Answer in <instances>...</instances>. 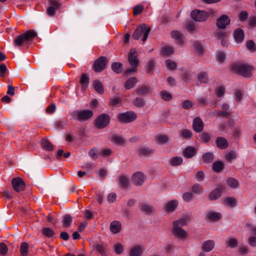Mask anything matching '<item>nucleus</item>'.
<instances>
[{
    "mask_svg": "<svg viewBox=\"0 0 256 256\" xmlns=\"http://www.w3.org/2000/svg\"><path fill=\"white\" fill-rule=\"evenodd\" d=\"M231 68L236 74L244 78L252 76V71L254 69L252 66L240 62H236L232 64L231 65Z\"/></svg>",
    "mask_w": 256,
    "mask_h": 256,
    "instance_id": "f257e3e1",
    "label": "nucleus"
},
{
    "mask_svg": "<svg viewBox=\"0 0 256 256\" xmlns=\"http://www.w3.org/2000/svg\"><path fill=\"white\" fill-rule=\"evenodd\" d=\"M93 114V112L90 110H75L70 113V120L83 122L90 118Z\"/></svg>",
    "mask_w": 256,
    "mask_h": 256,
    "instance_id": "f03ea898",
    "label": "nucleus"
},
{
    "mask_svg": "<svg viewBox=\"0 0 256 256\" xmlns=\"http://www.w3.org/2000/svg\"><path fill=\"white\" fill-rule=\"evenodd\" d=\"M37 36L36 32L34 30H28L18 36L14 40L15 46H20L24 42H31Z\"/></svg>",
    "mask_w": 256,
    "mask_h": 256,
    "instance_id": "7ed1b4c3",
    "label": "nucleus"
},
{
    "mask_svg": "<svg viewBox=\"0 0 256 256\" xmlns=\"http://www.w3.org/2000/svg\"><path fill=\"white\" fill-rule=\"evenodd\" d=\"M151 29L148 27L145 24L139 25L134 32L132 38L135 40H138L143 35L142 40L144 42L148 38Z\"/></svg>",
    "mask_w": 256,
    "mask_h": 256,
    "instance_id": "20e7f679",
    "label": "nucleus"
},
{
    "mask_svg": "<svg viewBox=\"0 0 256 256\" xmlns=\"http://www.w3.org/2000/svg\"><path fill=\"white\" fill-rule=\"evenodd\" d=\"M192 18L196 22H205L209 17V14L204 10H194L191 12Z\"/></svg>",
    "mask_w": 256,
    "mask_h": 256,
    "instance_id": "39448f33",
    "label": "nucleus"
},
{
    "mask_svg": "<svg viewBox=\"0 0 256 256\" xmlns=\"http://www.w3.org/2000/svg\"><path fill=\"white\" fill-rule=\"evenodd\" d=\"M110 116L106 114L99 115L96 120V126L100 129L106 128L110 123Z\"/></svg>",
    "mask_w": 256,
    "mask_h": 256,
    "instance_id": "423d86ee",
    "label": "nucleus"
},
{
    "mask_svg": "<svg viewBox=\"0 0 256 256\" xmlns=\"http://www.w3.org/2000/svg\"><path fill=\"white\" fill-rule=\"evenodd\" d=\"M136 118V114L132 112L121 113L118 115V119L122 123H130L133 122Z\"/></svg>",
    "mask_w": 256,
    "mask_h": 256,
    "instance_id": "0eeeda50",
    "label": "nucleus"
},
{
    "mask_svg": "<svg viewBox=\"0 0 256 256\" xmlns=\"http://www.w3.org/2000/svg\"><path fill=\"white\" fill-rule=\"evenodd\" d=\"M107 62L108 59L106 57L103 56L100 57L94 61L93 69L96 72L102 71L106 68Z\"/></svg>",
    "mask_w": 256,
    "mask_h": 256,
    "instance_id": "6e6552de",
    "label": "nucleus"
},
{
    "mask_svg": "<svg viewBox=\"0 0 256 256\" xmlns=\"http://www.w3.org/2000/svg\"><path fill=\"white\" fill-rule=\"evenodd\" d=\"M221 108L222 110H216V114L220 117L228 118L232 114V108L227 103H224L222 105Z\"/></svg>",
    "mask_w": 256,
    "mask_h": 256,
    "instance_id": "1a4fd4ad",
    "label": "nucleus"
},
{
    "mask_svg": "<svg viewBox=\"0 0 256 256\" xmlns=\"http://www.w3.org/2000/svg\"><path fill=\"white\" fill-rule=\"evenodd\" d=\"M230 20L226 14L220 16L216 20V26L220 29H224L226 26L230 24Z\"/></svg>",
    "mask_w": 256,
    "mask_h": 256,
    "instance_id": "9d476101",
    "label": "nucleus"
},
{
    "mask_svg": "<svg viewBox=\"0 0 256 256\" xmlns=\"http://www.w3.org/2000/svg\"><path fill=\"white\" fill-rule=\"evenodd\" d=\"M12 184L14 190L17 192L23 190L26 186L24 181L20 178H13Z\"/></svg>",
    "mask_w": 256,
    "mask_h": 256,
    "instance_id": "9b49d317",
    "label": "nucleus"
},
{
    "mask_svg": "<svg viewBox=\"0 0 256 256\" xmlns=\"http://www.w3.org/2000/svg\"><path fill=\"white\" fill-rule=\"evenodd\" d=\"M50 4L46 10V14L49 16H54L56 11L58 10L62 5L61 2H55L54 1L48 2Z\"/></svg>",
    "mask_w": 256,
    "mask_h": 256,
    "instance_id": "f8f14e48",
    "label": "nucleus"
},
{
    "mask_svg": "<svg viewBox=\"0 0 256 256\" xmlns=\"http://www.w3.org/2000/svg\"><path fill=\"white\" fill-rule=\"evenodd\" d=\"M194 216L191 213L183 214L179 219L174 221L172 224H188L192 222Z\"/></svg>",
    "mask_w": 256,
    "mask_h": 256,
    "instance_id": "ddd939ff",
    "label": "nucleus"
},
{
    "mask_svg": "<svg viewBox=\"0 0 256 256\" xmlns=\"http://www.w3.org/2000/svg\"><path fill=\"white\" fill-rule=\"evenodd\" d=\"M139 208L142 212L148 215L151 214L154 212V208L152 205L144 202L139 204Z\"/></svg>",
    "mask_w": 256,
    "mask_h": 256,
    "instance_id": "4468645a",
    "label": "nucleus"
},
{
    "mask_svg": "<svg viewBox=\"0 0 256 256\" xmlns=\"http://www.w3.org/2000/svg\"><path fill=\"white\" fill-rule=\"evenodd\" d=\"M128 61L132 67H137L138 65V60L137 58L136 52L131 50L128 54Z\"/></svg>",
    "mask_w": 256,
    "mask_h": 256,
    "instance_id": "2eb2a0df",
    "label": "nucleus"
},
{
    "mask_svg": "<svg viewBox=\"0 0 256 256\" xmlns=\"http://www.w3.org/2000/svg\"><path fill=\"white\" fill-rule=\"evenodd\" d=\"M145 180L144 174L141 172L134 173L132 177V182L137 186L142 185Z\"/></svg>",
    "mask_w": 256,
    "mask_h": 256,
    "instance_id": "dca6fc26",
    "label": "nucleus"
},
{
    "mask_svg": "<svg viewBox=\"0 0 256 256\" xmlns=\"http://www.w3.org/2000/svg\"><path fill=\"white\" fill-rule=\"evenodd\" d=\"M106 245L104 242L96 243L93 245L92 248L102 256H106Z\"/></svg>",
    "mask_w": 256,
    "mask_h": 256,
    "instance_id": "f3484780",
    "label": "nucleus"
},
{
    "mask_svg": "<svg viewBox=\"0 0 256 256\" xmlns=\"http://www.w3.org/2000/svg\"><path fill=\"white\" fill-rule=\"evenodd\" d=\"M192 126L194 130L197 132H200L204 129V123L202 119L199 117H196L193 120Z\"/></svg>",
    "mask_w": 256,
    "mask_h": 256,
    "instance_id": "a211bd4d",
    "label": "nucleus"
},
{
    "mask_svg": "<svg viewBox=\"0 0 256 256\" xmlns=\"http://www.w3.org/2000/svg\"><path fill=\"white\" fill-rule=\"evenodd\" d=\"M216 146L221 150H226L228 146V140L222 136H218L216 138Z\"/></svg>",
    "mask_w": 256,
    "mask_h": 256,
    "instance_id": "6ab92c4d",
    "label": "nucleus"
},
{
    "mask_svg": "<svg viewBox=\"0 0 256 256\" xmlns=\"http://www.w3.org/2000/svg\"><path fill=\"white\" fill-rule=\"evenodd\" d=\"M244 32L241 28H236L234 32V38L237 43H242L244 41Z\"/></svg>",
    "mask_w": 256,
    "mask_h": 256,
    "instance_id": "aec40b11",
    "label": "nucleus"
},
{
    "mask_svg": "<svg viewBox=\"0 0 256 256\" xmlns=\"http://www.w3.org/2000/svg\"><path fill=\"white\" fill-rule=\"evenodd\" d=\"M206 218L212 222H217L222 218V214L218 212L208 211L206 214Z\"/></svg>",
    "mask_w": 256,
    "mask_h": 256,
    "instance_id": "412c9836",
    "label": "nucleus"
},
{
    "mask_svg": "<svg viewBox=\"0 0 256 256\" xmlns=\"http://www.w3.org/2000/svg\"><path fill=\"white\" fill-rule=\"evenodd\" d=\"M196 154V150L192 146H187L183 151V156L186 158H191Z\"/></svg>",
    "mask_w": 256,
    "mask_h": 256,
    "instance_id": "4be33fe9",
    "label": "nucleus"
},
{
    "mask_svg": "<svg viewBox=\"0 0 256 256\" xmlns=\"http://www.w3.org/2000/svg\"><path fill=\"white\" fill-rule=\"evenodd\" d=\"M138 154L140 156H148L154 154V150L148 147L141 146L138 148Z\"/></svg>",
    "mask_w": 256,
    "mask_h": 256,
    "instance_id": "5701e85b",
    "label": "nucleus"
},
{
    "mask_svg": "<svg viewBox=\"0 0 256 256\" xmlns=\"http://www.w3.org/2000/svg\"><path fill=\"white\" fill-rule=\"evenodd\" d=\"M178 206V202L176 200H172L167 202L165 206V211L167 212H174Z\"/></svg>",
    "mask_w": 256,
    "mask_h": 256,
    "instance_id": "b1692460",
    "label": "nucleus"
},
{
    "mask_svg": "<svg viewBox=\"0 0 256 256\" xmlns=\"http://www.w3.org/2000/svg\"><path fill=\"white\" fill-rule=\"evenodd\" d=\"M214 246V242L212 240L205 241L202 246V250L205 252L211 251Z\"/></svg>",
    "mask_w": 256,
    "mask_h": 256,
    "instance_id": "393cba45",
    "label": "nucleus"
},
{
    "mask_svg": "<svg viewBox=\"0 0 256 256\" xmlns=\"http://www.w3.org/2000/svg\"><path fill=\"white\" fill-rule=\"evenodd\" d=\"M136 93L140 96H144L150 92V88L148 86L143 85L136 90Z\"/></svg>",
    "mask_w": 256,
    "mask_h": 256,
    "instance_id": "a878e982",
    "label": "nucleus"
},
{
    "mask_svg": "<svg viewBox=\"0 0 256 256\" xmlns=\"http://www.w3.org/2000/svg\"><path fill=\"white\" fill-rule=\"evenodd\" d=\"M118 180L120 187L123 188H127L129 184L128 178L126 175H122L120 176Z\"/></svg>",
    "mask_w": 256,
    "mask_h": 256,
    "instance_id": "bb28decb",
    "label": "nucleus"
},
{
    "mask_svg": "<svg viewBox=\"0 0 256 256\" xmlns=\"http://www.w3.org/2000/svg\"><path fill=\"white\" fill-rule=\"evenodd\" d=\"M93 86L98 93L100 94H104V88L102 84L98 80L93 81Z\"/></svg>",
    "mask_w": 256,
    "mask_h": 256,
    "instance_id": "cd10ccee",
    "label": "nucleus"
},
{
    "mask_svg": "<svg viewBox=\"0 0 256 256\" xmlns=\"http://www.w3.org/2000/svg\"><path fill=\"white\" fill-rule=\"evenodd\" d=\"M89 77L86 74H82L81 76L80 82L82 85V88L83 90L86 88L89 84Z\"/></svg>",
    "mask_w": 256,
    "mask_h": 256,
    "instance_id": "c85d7f7f",
    "label": "nucleus"
},
{
    "mask_svg": "<svg viewBox=\"0 0 256 256\" xmlns=\"http://www.w3.org/2000/svg\"><path fill=\"white\" fill-rule=\"evenodd\" d=\"M172 232L179 238H185L186 236V234L184 230L178 226H175L172 230Z\"/></svg>",
    "mask_w": 256,
    "mask_h": 256,
    "instance_id": "c756f323",
    "label": "nucleus"
},
{
    "mask_svg": "<svg viewBox=\"0 0 256 256\" xmlns=\"http://www.w3.org/2000/svg\"><path fill=\"white\" fill-rule=\"evenodd\" d=\"M222 193V191L220 188H216L210 194L208 198L210 200H216L220 196Z\"/></svg>",
    "mask_w": 256,
    "mask_h": 256,
    "instance_id": "7c9ffc66",
    "label": "nucleus"
},
{
    "mask_svg": "<svg viewBox=\"0 0 256 256\" xmlns=\"http://www.w3.org/2000/svg\"><path fill=\"white\" fill-rule=\"evenodd\" d=\"M142 252V248L140 246H136L132 248L129 252L130 256H140Z\"/></svg>",
    "mask_w": 256,
    "mask_h": 256,
    "instance_id": "2f4dec72",
    "label": "nucleus"
},
{
    "mask_svg": "<svg viewBox=\"0 0 256 256\" xmlns=\"http://www.w3.org/2000/svg\"><path fill=\"white\" fill-rule=\"evenodd\" d=\"M182 162L183 158L181 156H174L169 160V163L172 166H180Z\"/></svg>",
    "mask_w": 256,
    "mask_h": 256,
    "instance_id": "473e14b6",
    "label": "nucleus"
},
{
    "mask_svg": "<svg viewBox=\"0 0 256 256\" xmlns=\"http://www.w3.org/2000/svg\"><path fill=\"white\" fill-rule=\"evenodd\" d=\"M137 82V79L135 77H132L128 79L124 84L126 90H130L134 88Z\"/></svg>",
    "mask_w": 256,
    "mask_h": 256,
    "instance_id": "72a5a7b5",
    "label": "nucleus"
},
{
    "mask_svg": "<svg viewBox=\"0 0 256 256\" xmlns=\"http://www.w3.org/2000/svg\"><path fill=\"white\" fill-rule=\"evenodd\" d=\"M224 163L222 161L217 160L212 164L213 170L217 173L220 172L224 168Z\"/></svg>",
    "mask_w": 256,
    "mask_h": 256,
    "instance_id": "f704fd0d",
    "label": "nucleus"
},
{
    "mask_svg": "<svg viewBox=\"0 0 256 256\" xmlns=\"http://www.w3.org/2000/svg\"><path fill=\"white\" fill-rule=\"evenodd\" d=\"M42 148L46 150L51 151L54 150L53 145L47 140L43 138L41 140Z\"/></svg>",
    "mask_w": 256,
    "mask_h": 256,
    "instance_id": "c9c22d12",
    "label": "nucleus"
},
{
    "mask_svg": "<svg viewBox=\"0 0 256 256\" xmlns=\"http://www.w3.org/2000/svg\"><path fill=\"white\" fill-rule=\"evenodd\" d=\"M202 158L204 162L208 164L211 163L213 161L214 159V155L212 152H206L203 154Z\"/></svg>",
    "mask_w": 256,
    "mask_h": 256,
    "instance_id": "e433bc0d",
    "label": "nucleus"
},
{
    "mask_svg": "<svg viewBox=\"0 0 256 256\" xmlns=\"http://www.w3.org/2000/svg\"><path fill=\"white\" fill-rule=\"evenodd\" d=\"M155 61L154 60H150L146 66V72L149 74H152L155 67Z\"/></svg>",
    "mask_w": 256,
    "mask_h": 256,
    "instance_id": "4c0bfd02",
    "label": "nucleus"
},
{
    "mask_svg": "<svg viewBox=\"0 0 256 256\" xmlns=\"http://www.w3.org/2000/svg\"><path fill=\"white\" fill-rule=\"evenodd\" d=\"M112 69L114 72L120 74L122 70V64L120 62H114L112 64Z\"/></svg>",
    "mask_w": 256,
    "mask_h": 256,
    "instance_id": "58836bf2",
    "label": "nucleus"
},
{
    "mask_svg": "<svg viewBox=\"0 0 256 256\" xmlns=\"http://www.w3.org/2000/svg\"><path fill=\"white\" fill-rule=\"evenodd\" d=\"M28 244L26 242H23L20 244V252L22 256H27L28 252Z\"/></svg>",
    "mask_w": 256,
    "mask_h": 256,
    "instance_id": "ea45409f",
    "label": "nucleus"
},
{
    "mask_svg": "<svg viewBox=\"0 0 256 256\" xmlns=\"http://www.w3.org/2000/svg\"><path fill=\"white\" fill-rule=\"evenodd\" d=\"M171 36L172 38L178 40L180 44L183 42L182 38V34L178 30H173L171 32Z\"/></svg>",
    "mask_w": 256,
    "mask_h": 256,
    "instance_id": "a19ab883",
    "label": "nucleus"
},
{
    "mask_svg": "<svg viewBox=\"0 0 256 256\" xmlns=\"http://www.w3.org/2000/svg\"><path fill=\"white\" fill-rule=\"evenodd\" d=\"M156 138L157 142L162 144H166L169 140L168 137L166 135H159Z\"/></svg>",
    "mask_w": 256,
    "mask_h": 256,
    "instance_id": "79ce46f5",
    "label": "nucleus"
},
{
    "mask_svg": "<svg viewBox=\"0 0 256 256\" xmlns=\"http://www.w3.org/2000/svg\"><path fill=\"white\" fill-rule=\"evenodd\" d=\"M134 104L138 108H142L145 104L144 100L141 98H136L133 100Z\"/></svg>",
    "mask_w": 256,
    "mask_h": 256,
    "instance_id": "37998d69",
    "label": "nucleus"
},
{
    "mask_svg": "<svg viewBox=\"0 0 256 256\" xmlns=\"http://www.w3.org/2000/svg\"><path fill=\"white\" fill-rule=\"evenodd\" d=\"M212 136L207 132H203L200 135V140L203 143H208L211 138Z\"/></svg>",
    "mask_w": 256,
    "mask_h": 256,
    "instance_id": "c03bdc74",
    "label": "nucleus"
},
{
    "mask_svg": "<svg viewBox=\"0 0 256 256\" xmlns=\"http://www.w3.org/2000/svg\"><path fill=\"white\" fill-rule=\"evenodd\" d=\"M112 141L117 144H122L124 142V139L118 134H113L112 136Z\"/></svg>",
    "mask_w": 256,
    "mask_h": 256,
    "instance_id": "a18cd8bd",
    "label": "nucleus"
},
{
    "mask_svg": "<svg viewBox=\"0 0 256 256\" xmlns=\"http://www.w3.org/2000/svg\"><path fill=\"white\" fill-rule=\"evenodd\" d=\"M238 242L236 239L232 238L226 241V246L227 247L234 248L238 246Z\"/></svg>",
    "mask_w": 256,
    "mask_h": 256,
    "instance_id": "49530a36",
    "label": "nucleus"
},
{
    "mask_svg": "<svg viewBox=\"0 0 256 256\" xmlns=\"http://www.w3.org/2000/svg\"><path fill=\"white\" fill-rule=\"evenodd\" d=\"M160 95L162 98L165 101H169L172 98V95L171 94L168 93L165 90L161 91Z\"/></svg>",
    "mask_w": 256,
    "mask_h": 256,
    "instance_id": "de8ad7c7",
    "label": "nucleus"
},
{
    "mask_svg": "<svg viewBox=\"0 0 256 256\" xmlns=\"http://www.w3.org/2000/svg\"><path fill=\"white\" fill-rule=\"evenodd\" d=\"M216 58L220 62H224L226 58V54L224 52L218 50L216 54Z\"/></svg>",
    "mask_w": 256,
    "mask_h": 256,
    "instance_id": "09e8293b",
    "label": "nucleus"
},
{
    "mask_svg": "<svg viewBox=\"0 0 256 256\" xmlns=\"http://www.w3.org/2000/svg\"><path fill=\"white\" fill-rule=\"evenodd\" d=\"M42 234L48 238H52L54 234V232L48 228H44L42 229Z\"/></svg>",
    "mask_w": 256,
    "mask_h": 256,
    "instance_id": "8fccbe9b",
    "label": "nucleus"
},
{
    "mask_svg": "<svg viewBox=\"0 0 256 256\" xmlns=\"http://www.w3.org/2000/svg\"><path fill=\"white\" fill-rule=\"evenodd\" d=\"M224 202L234 207L236 206V200L235 198L232 197L227 198L224 200Z\"/></svg>",
    "mask_w": 256,
    "mask_h": 256,
    "instance_id": "3c124183",
    "label": "nucleus"
},
{
    "mask_svg": "<svg viewBox=\"0 0 256 256\" xmlns=\"http://www.w3.org/2000/svg\"><path fill=\"white\" fill-rule=\"evenodd\" d=\"M165 64L166 66L171 70H176L177 66L176 64L170 60H166L165 62Z\"/></svg>",
    "mask_w": 256,
    "mask_h": 256,
    "instance_id": "603ef678",
    "label": "nucleus"
},
{
    "mask_svg": "<svg viewBox=\"0 0 256 256\" xmlns=\"http://www.w3.org/2000/svg\"><path fill=\"white\" fill-rule=\"evenodd\" d=\"M180 136L186 139H190L192 136V132L188 130H183L180 132Z\"/></svg>",
    "mask_w": 256,
    "mask_h": 256,
    "instance_id": "864d4df0",
    "label": "nucleus"
},
{
    "mask_svg": "<svg viewBox=\"0 0 256 256\" xmlns=\"http://www.w3.org/2000/svg\"><path fill=\"white\" fill-rule=\"evenodd\" d=\"M246 46L250 51L254 52L256 50V45L252 40H248L246 42Z\"/></svg>",
    "mask_w": 256,
    "mask_h": 256,
    "instance_id": "5fc2aeb1",
    "label": "nucleus"
},
{
    "mask_svg": "<svg viewBox=\"0 0 256 256\" xmlns=\"http://www.w3.org/2000/svg\"><path fill=\"white\" fill-rule=\"evenodd\" d=\"M228 185L234 188H236L238 187V182L234 178H230L227 180Z\"/></svg>",
    "mask_w": 256,
    "mask_h": 256,
    "instance_id": "6e6d98bb",
    "label": "nucleus"
},
{
    "mask_svg": "<svg viewBox=\"0 0 256 256\" xmlns=\"http://www.w3.org/2000/svg\"><path fill=\"white\" fill-rule=\"evenodd\" d=\"M203 188L200 184H196L192 186V191L197 194H201L202 192Z\"/></svg>",
    "mask_w": 256,
    "mask_h": 256,
    "instance_id": "4d7b16f0",
    "label": "nucleus"
},
{
    "mask_svg": "<svg viewBox=\"0 0 256 256\" xmlns=\"http://www.w3.org/2000/svg\"><path fill=\"white\" fill-rule=\"evenodd\" d=\"M194 103L190 100H184L182 104V106L184 109H190L194 106Z\"/></svg>",
    "mask_w": 256,
    "mask_h": 256,
    "instance_id": "13d9d810",
    "label": "nucleus"
},
{
    "mask_svg": "<svg viewBox=\"0 0 256 256\" xmlns=\"http://www.w3.org/2000/svg\"><path fill=\"white\" fill-rule=\"evenodd\" d=\"M8 252L7 245L4 243H0V254L2 256H6Z\"/></svg>",
    "mask_w": 256,
    "mask_h": 256,
    "instance_id": "bf43d9fd",
    "label": "nucleus"
},
{
    "mask_svg": "<svg viewBox=\"0 0 256 256\" xmlns=\"http://www.w3.org/2000/svg\"><path fill=\"white\" fill-rule=\"evenodd\" d=\"M144 10V6L142 5L138 4L134 8L133 14L134 16H137L140 14Z\"/></svg>",
    "mask_w": 256,
    "mask_h": 256,
    "instance_id": "052dcab7",
    "label": "nucleus"
},
{
    "mask_svg": "<svg viewBox=\"0 0 256 256\" xmlns=\"http://www.w3.org/2000/svg\"><path fill=\"white\" fill-rule=\"evenodd\" d=\"M198 79L200 82H206L208 80V74L205 72H200L198 76Z\"/></svg>",
    "mask_w": 256,
    "mask_h": 256,
    "instance_id": "680f3d73",
    "label": "nucleus"
},
{
    "mask_svg": "<svg viewBox=\"0 0 256 256\" xmlns=\"http://www.w3.org/2000/svg\"><path fill=\"white\" fill-rule=\"evenodd\" d=\"M124 250V246L121 244H117L114 246V252L118 254H122Z\"/></svg>",
    "mask_w": 256,
    "mask_h": 256,
    "instance_id": "e2e57ef3",
    "label": "nucleus"
},
{
    "mask_svg": "<svg viewBox=\"0 0 256 256\" xmlns=\"http://www.w3.org/2000/svg\"><path fill=\"white\" fill-rule=\"evenodd\" d=\"M193 198V194L190 192H184L182 195V199L184 202H190Z\"/></svg>",
    "mask_w": 256,
    "mask_h": 256,
    "instance_id": "0e129e2a",
    "label": "nucleus"
},
{
    "mask_svg": "<svg viewBox=\"0 0 256 256\" xmlns=\"http://www.w3.org/2000/svg\"><path fill=\"white\" fill-rule=\"evenodd\" d=\"M226 32L218 30L214 32V36L216 38L220 40L224 38L226 36Z\"/></svg>",
    "mask_w": 256,
    "mask_h": 256,
    "instance_id": "69168bd1",
    "label": "nucleus"
},
{
    "mask_svg": "<svg viewBox=\"0 0 256 256\" xmlns=\"http://www.w3.org/2000/svg\"><path fill=\"white\" fill-rule=\"evenodd\" d=\"M238 16L241 22H244L248 19V14L246 11L243 10L239 13Z\"/></svg>",
    "mask_w": 256,
    "mask_h": 256,
    "instance_id": "338daca9",
    "label": "nucleus"
},
{
    "mask_svg": "<svg viewBox=\"0 0 256 256\" xmlns=\"http://www.w3.org/2000/svg\"><path fill=\"white\" fill-rule=\"evenodd\" d=\"M121 102V100L119 98L116 97L114 98H111L110 100L109 104L110 106H118V104H119Z\"/></svg>",
    "mask_w": 256,
    "mask_h": 256,
    "instance_id": "774afa93",
    "label": "nucleus"
}]
</instances>
